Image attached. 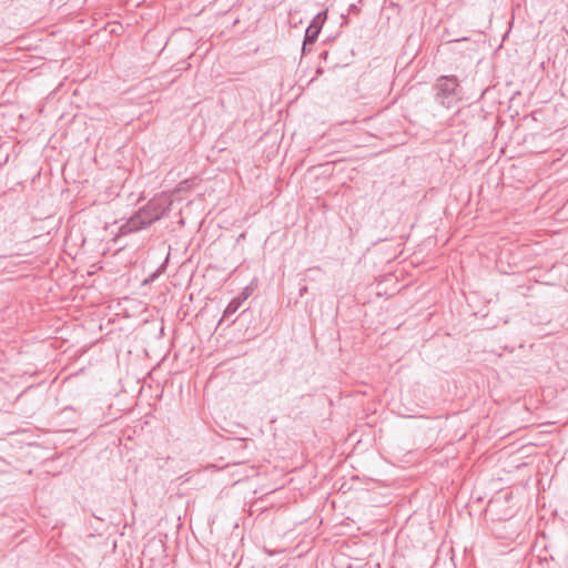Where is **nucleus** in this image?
<instances>
[{
	"label": "nucleus",
	"mask_w": 568,
	"mask_h": 568,
	"mask_svg": "<svg viewBox=\"0 0 568 568\" xmlns=\"http://www.w3.org/2000/svg\"><path fill=\"white\" fill-rule=\"evenodd\" d=\"M459 87V80L456 75H440L433 87L435 101L442 106L450 108L460 100Z\"/></svg>",
	"instance_id": "nucleus-1"
},
{
	"label": "nucleus",
	"mask_w": 568,
	"mask_h": 568,
	"mask_svg": "<svg viewBox=\"0 0 568 568\" xmlns=\"http://www.w3.org/2000/svg\"><path fill=\"white\" fill-rule=\"evenodd\" d=\"M172 201L163 197V196H155L151 199L144 206H142V210L148 212L149 221L153 224L154 222L162 219L166 212L171 210Z\"/></svg>",
	"instance_id": "nucleus-2"
},
{
	"label": "nucleus",
	"mask_w": 568,
	"mask_h": 568,
	"mask_svg": "<svg viewBox=\"0 0 568 568\" xmlns=\"http://www.w3.org/2000/svg\"><path fill=\"white\" fill-rule=\"evenodd\" d=\"M152 225L149 221L148 212L140 207L124 224L120 226V233L128 235L134 232H139Z\"/></svg>",
	"instance_id": "nucleus-3"
},
{
	"label": "nucleus",
	"mask_w": 568,
	"mask_h": 568,
	"mask_svg": "<svg viewBox=\"0 0 568 568\" xmlns=\"http://www.w3.org/2000/svg\"><path fill=\"white\" fill-rule=\"evenodd\" d=\"M326 18V11H322L314 17V19L307 27L302 48L303 54L310 51L308 45H312L316 42Z\"/></svg>",
	"instance_id": "nucleus-4"
},
{
	"label": "nucleus",
	"mask_w": 568,
	"mask_h": 568,
	"mask_svg": "<svg viewBox=\"0 0 568 568\" xmlns=\"http://www.w3.org/2000/svg\"><path fill=\"white\" fill-rule=\"evenodd\" d=\"M246 300V296H237L233 298L226 306L223 313V318H229L231 315H233L242 305V303Z\"/></svg>",
	"instance_id": "nucleus-5"
},
{
	"label": "nucleus",
	"mask_w": 568,
	"mask_h": 568,
	"mask_svg": "<svg viewBox=\"0 0 568 568\" xmlns=\"http://www.w3.org/2000/svg\"><path fill=\"white\" fill-rule=\"evenodd\" d=\"M194 184H195L194 179L183 180L176 185L174 192L179 193V192L189 191L194 186Z\"/></svg>",
	"instance_id": "nucleus-6"
},
{
	"label": "nucleus",
	"mask_w": 568,
	"mask_h": 568,
	"mask_svg": "<svg viewBox=\"0 0 568 568\" xmlns=\"http://www.w3.org/2000/svg\"><path fill=\"white\" fill-rule=\"evenodd\" d=\"M322 59L323 60H327V57H328V52L327 51H324L322 54H321Z\"/></svg>",
	"instance_id": "nucleus-7"
},
{
	"label": "nucleus",
	"mask_w": 568,
	"mask_h": 568,
	"mask_svg": "<svg viewBox=\"0 0 568 568\" xmlns=\"http://www.w3.org/2000/svg\"><path fill=\"white\" fill-rule=\"evenodd\" d=\"M356 9H357V8H356V6H355V4H352V6H351V10H356Z\"/></svg>",
	"instance_id": "nucleus-8"
},
{
	"label": "nucleus",
	"mask_w": 568,
	"mask_h": 568,
	"mask_svg": "<svg viewBox=\"0 0 568 568\" xmlns=\"http://www.w3.org/2000/svg\"><path fill=\"white\" fill-rule=\"evenodd\" d=\"M242 296H246V298H247L248 294L246 292H243Z\"/></svg>",
	"instance_id": "nucleus-9"
}]
</instances>
